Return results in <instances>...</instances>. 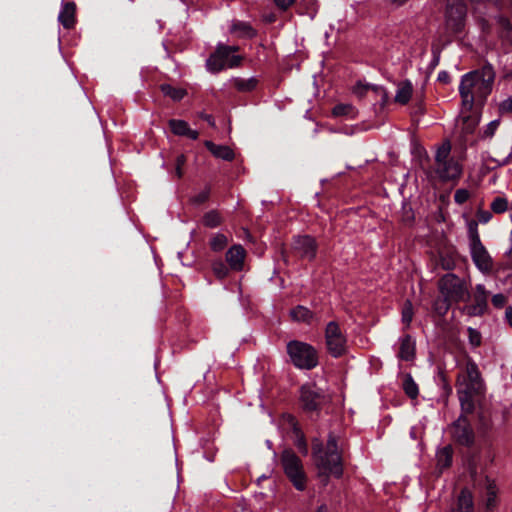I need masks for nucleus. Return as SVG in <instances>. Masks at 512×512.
<instances>
[{"label":"nucleus","instance_id":"nucleus-43","mask_svg":"<svg viewBox=\"0 0 512 512\" xmlns=\"http://www.w3.org/2000/svg\"><path fill=\"white\" fill-rule=\"evenodd\" d=\"M491 301L495 308L501 309L507 303V297L502 293H498L492 297Z\"/></svg>","mask_w":512,"mask_h":512},{"label":"nucleus","instance_id":"nucleus-24","mask_svg":"<svg viewBox=\"0 0 512 512\" xmlns=\"http://www.w3.org/2000/svg\"><path fill=\"white\" fill-rule=\"evenodd\" d=\"M231 32L237 34L239 37L252 38L256 35V31L246 22H235L231 26Z\"/></svg>","mask_w":512,"mask_h":512},{"label":"nucleus","instance_id":"nucleus-49","mask_svg":"<svg viewBox=\"0 0 512 512\" xmlns=\"http://www.w3.org/2000/svg\"><path fill=\"white\" fill-rule=\"evenodd\" d=\"M366 90H369L371 89L372 91H374L376 94H379L382 96V99L383 100H386L387 98V94H386V91L382 88V87H376V86H365L364 87Z\"/></svg>","mask_w":512,"mask_h":512},{"label":"nucleus","instance_id":"nucleus-28","mask_svg":"<svg viewBox=\"0 0 512 512\" xmlns=\"http://www.w3.org/2000/svg\"><path fill=\"white\" fill-rule=\"evenodd\" d=\"M403 389L407 396L411 399H415L418 396L419 390L418 386L411 377V375H406L403 381Z\"/></svg>","mask_w":512,"mask_h":512},{"label":"nucleus","instance_id":"nucleus-35","mask_svg":"<svg viewBox=\"0 0 512 512\" xmlns=\"http://www.w3.org/2000/svg\"><path fill=\"white\" fill-rule=\"evenodd\" d=\"M413 305L410 300H406L402 308V322L409 327L413 319Z\"/></svg>","mask_w":512,"mask_h":512},{"label":"nucleus","instance_id":"nucleus-48","mask_svg":"<svg viewBox=\"0 0 512 512\" xmlns=\"http://www.w3.org/2000/svg\"><path fill=\"white\" fill-rule=\"evenodd\" d=\"M477 218L481 223H487L492 218V214L489 211L486 210H480L477 213Z\"/></svg>","mask_w":512,"mask_h":512},{"label":"nucleus","instance_id":"nucleus-47","mask_svg":"<svg viewBox=\"0 0 512 512\" xmlns=\"http://www.w3.org/2000/svg\"><path fill=\"white\" fill-rule=\"evenodd\" d=\"M294 2L295 0H274L275 5L283 11L289 9Z\"/></svg>","mask_w":512,"mask_h":512},{"label":"nucleus","instance_id":"nucleus-30","mask_svg":"<svg viewBox=\"0 0 512 512\" xmlns=\"http://www.w3.org/2000/svg\"><path fill=\"white\" fill-rule=\"evenodd\" d=\"M228 244V238L222 233H216L210 240V247L213 251H222Z\"/></svg>","mask_w":512,"mask_h":512},{"label":"nucleus","instance_id":"nucleus-19","mask_svg":"<svg viewBox=\"0 0 512 512\" xmlns=\"http://www.w3.org/2000/svg\"><path fill=\"white\" fill-rule=\"evenodd\" d=\"M415 356V342L410 335H405L400 339L398 357L404 361H410Z\"/></svg>","mask_w":512,"mask_h":512},{"label":"nucleus","instance_id":"nucleus-25","mask_svg":"<svg viewBox=\"0 0 512 512\" xmlns=\"http://www.w3.org/2000/svg\"><path fill=\"white\" fill-rule=\"evenodd\" d=\"M223 222V217L217 210H210L203 215L202 223L207 228H216Z\"/></svg>","mask_w":512,"mask_h":512},{"label":"nucleus","instance_id":"nucleus-1","mask_svg":"<svg viewBox=\"0 0 512 512\" xmlns=\"http://www.w3.org/2000/svg\"><path fill=\"white\" fill-rule=\"evenodd\" d=\"M494 80L495 72L489 64L463 75L459 85L462 106L471 110L474 103L483 104L492 91Z\"/></svg>","mask_w":512,"mask_h":512},{"label":"nucleus","instance_id":"nucleus-15","mask_svg":"<svg viewBox=\"0 0 512 512\" xmlns=\"http://www.w3.org/2000/svg\"><path fill=\"white\" fill-rule=\"evenodd\" d=\"M465 13V7L462 3L448 5L445 12L446 25L453 32H460L464 26Z\"/></svg>","mask_w":512,"mask_h":512},{"label":"nucleus","instance_id":"nucleus-38","mask_svg":"<svg viewBox=\"0 0 512 512\" xmlns=\"http://www.w3.org/2000/svg\"><path fill=\"white\" fill-rule=\"evenodd\" d=\"M467 332H468V338H469V343L473 346V347H478L481 345V341H482V336H481V333L472 328V327H469L467 329Z\"/></svg>","mask_w":512,"mask_h":512},{"label":"nucleus","instance_id":"nucleus-54","mask_svg":"<svg viewBox=\"0 0 512 512\" xmlns=\"http://www.w3.org/2000/svg\"><path fill=\"white\" fill-rule=\"evenodd\" d=\"M392 5H395L397 7L403 6L406 4L409 0H389Z\"/></svg>","mask_w":512,"mask_h":512},{"label":"nucleus","instance_id":"nucleus-53","mask_svg":"<svg viewBox=\"0 0 512 512\" xmlns=\"http://www.w3.org/2000/svg\"><path fill=\"white\" fill-rule=\"evenodd\" d=\"M505 318L508 324L512 327V306L506 308Z\"/></svg>","mask_w":512,"mask_h":512},{"label":"nucleus","instance_id":"nucleus-41","mask_svg":"<svg viewBox=\"0 0 512 512\" xmlns=\"http://www.w3.org/2000/svg\"><path fill=\"white\" fill-rule=\"evenodd\" d=\"M470 197V193L466 189H458L455 191L454 200L458 204L465 203Z\"/></svg>","mask_w":512,"mask_h":512},{"label":"nucleus","instance_id":"nucleus-45","mask_svg":"<svg viewBox=\"0 0 512 512\" xmlns=\"http://www.w3.org/2000/svg\"><path fill=\"white\" fill-rule=\"evenodd\" d=\"M499 123V120H493L490 123H488L486 129L484 130V136L489 138L492 137L495 134V131L499 126Z\"/></svg>","mask_w":512,"mask_h":512},{"label":"nucleus","instance_id":"nucleus-36","mask_svg":"<svg viewBox=\"0 0 512 512\" xmlns=\"http://www.w3.org/2000/svg\"><path fill=\"white\" fill-rule=\"evenodd\" d=\"M490 208L494 213H504L508 209V200L504 197H496L492 201Z\"/></svg>","mask_w":512,"mask_h":512},{"label":"nucleus","instance_id":"nucleus-29","mask_svg":"<svg viewBox=\"0 0 512 512\" xmlns=\"http://www.w3.org/2000/svg\"><path fill=\"white\" fill-rule=\"evenodd\" d=\"M169 127L173 134L178 136H185L189 128V124L184 120L171 119L169 121Z\"/></svg>","mask_w":512,"mask_h":512},{"label":"nucleus","instance_id":"nucleus-52","mask_svg":"<svg viewBox=\"0 0 512 512\" xmlns=\"http://www.w3.org/2000/svg\"><path fill=\"white\" fill-rule=\"evenodd\" d=\"M186 137L192 139V140H196L198 139L199 137V133L198 131L196 130H192L190 127L188 128L187 130V133L185 134Z\"/></svg>","mask_w":512,"mask_h":512},{"label":"nucleus","instance_id":"nucleus-6","mask_svg":"<svg viewBox=\"0 0 512 512\" xmlns=\"http://www.w3.org/2000/svg\"><path fill=\"white\" fill-rule=\"evenodd\" d=\"M287 353L298 369L311 370L318 365L317 350L310 344L298 340L287 343Z\"/></svg>","mask_w":512,"mask_h":512},{"label":"nucleus","instance_id":"nucleus-32","mask_svg":"<svg viewBox=\"0 0 512 512\" xmlns=\"http://www.w3.org/2000/svg\"><path fill=\"white\" fill-rule=\"evenodd\" d=\"M332 114L335 117H339V116L354 117L355 109L351 104H342L341 103V104H337L336 106H334V108L332 109Z\"/></svg>","mask_w":512,"mask_h":512},{"label":"nucleus","instance_id":"nucleus-50","mask_svg":"<svg viewBox=\"0 0 512 512\" xmlns=\"http://www.w3.org/2000/svg\"><path fill=\"white\" fill-rule=\"evenodd\" d=\"M199 117L205 120L211 127H216V123L212 115L201 112L199 113Z\"/></svg>","mask_w":512,"mask_h":512},{"label":"nucleus","instance_id":"nucleus-2","mask_svg":"<svg viewBox=\"0 0 512 512\" xmlns=\"http://www.w3.org/2000/svg\"><path fill=\"white\" fill-rule=\"evenodd\" d=\"M458 368L456 388L461 410L465 413H472L474 410L473 398L484 388L483 379L478 365L470 356H466L464 361L458 364Z\"/></svg>","mask_w":512,"mask_h":512},{"label":"nucleus","instance_id":"nucleus-57","mask_svg":"<svg viewBox=\"0 0 512 512\" xmlns=\"http://www.w3.org/2000/svg\"><path fill=\"white\" fill-rule=\"evenodd\" d=\"M446 388H447L448 393H451L452 388L449 385H446Z\"/></svg>","mask_w":512,"mask_h":512},{"label":"nucleus","instance_id":"nucleus-10","mask_svg":"<svg viewBox=\"0 0 512 512\" xmlns=\"http://www.w3.org/2000/svg\"><path fill=\"white\" fill-rule=\"evenodd\" d=\"M325 345L328 353L334 358H339L347 352L346 335L342 332L339 324L335 321H330L326 325Z\"/></svg>","mask_w":512,"mask_h":512},{"label":"nucleus","instance_id":"nucleus-34","mask_svg":"<svg viewBox=\"0 0 512 512\" xmlns=\"http://www.w3.org/2000/svg\"><path fill=\"white\" fill-rule=\"evenodd\" d=\"M497 23H498L499 30H500V32H499L500 36L502 38H506V39L511 38L512 25H511L510 21L507 18L500 16L497 19Z\"/></svg>","mask_w":512,"mask_h":512},{"label":"nucleus","instance_id":"nucleus-33","mask_svg":"<svg viewBox=\"0 0 512 512\" xmlns=\"http://www.w3.org/2000/svg\"><path fill=\"white\" fill-rule=\"evenodd\" d=\"M451 302L453 301L446 296L437 298L433 304L434 311L441 316L445 315L450 308Z\"/></svg>","mask_w":512,"mask_h":512},{"label":"nucleus","instance_id":"nucleus-14","mask_svg":"<svg viewBox=\"0 0 512 512\" xmlns=\"http://www.w3.org/2000/svg\"><path fill=\"white\" fill-rule=\"evenodd\" d=\"M488 306V293L483 284H477L473 295L472 303L464 307V312L470 316H481Z\"/></svg>","mask_w":512,"mask_h":512},{"label":"nucleus","instance_id":"nucleus-7","mask_svg":"<svg viewBox=\"0 0 512 512\" xmlns=\"http://www.w3.org/2000/svg\"><path fill=\"white\" fill-rule=\"evenodd\" d=\"M281 466L287 478L297 490H304L306 487V475L301 459L291 449H286L280 456Z\"/></svg>","mask_w":512,"mask_h":512},{"label":"nucleus","instance_id":"nucleus-8","mask_svg":"<svg viewBox=\"0 0 512 512\" xmlns=\"http://www.w3.org/2000/svg\"><path fill=\"white\" fill-rule=\"evenodd\" d=\"M470 255L475 266L483 273H489L493 269V260L480 240L476 224L469 229Z\"/></svg>","mask_w":512,"mask_h":512},{"label":"nucleus","instance_id":"nucleus-11","mask_svg":"<svg viewBox=\"0 0 512 512\" xmlns=\"http://www.w3.org/2000/svg\"><path fill=\"white\" fill-rule=\"evenodd\" d=\"M300 405L304 412L312 414L321 409L326 397L315 384H306L300 388Z\"/></svg>","mask_w":512,"mask_h":512},{"label":"nucleus","instance_id":"nucleus-3","mask_svg":"<svg viewBox=\"0 0 512 512\" xmlns=\"http://www.w3.org/2000/svg\"><path fill=\"white\" fill-rule=\"evenodd\" d=\"M312 458L320 476L327 479L330 475L336 478L343 475L342 456L338 450L337 439L332 434L329 435L325 446L318 439L313 440Z\"/></svg>","mask_w":512,"mask_h":512},{"label":"nucleus","instance_id":"nucleus-13","mask_svg":"<svg viewBox=\"0 0 512 512\" xmlns=\"http://www.w3.org/2000/svg\"><path fill=\"white\" fill-rule=\"evenodd\" d=\"M292 248L300 258L312 261L316 257L318 245L315 238L304 235L294 238Z\"/></svg>","mask_w":512,"mask_h":512},{"label":"nucleus","instance_id":"nucleus-20","mask_svg":"<svg viewBox=\"0 0 512 512\" xmlns=\"http://www.w3.org/2000/svg\"><path fill=\"white\" fill-rule=\"evenodd\" d=\"M413 93V86L409 80L402 81L397 86V91L395 95V102L405 105L411 99Z\"/></svg>","mask_w":512,"mask_h":512},{"label":"nucleus","instance_id":"nucleus-42","mask_svg":"<svg viewBox=\"0 0 512 512\" xmlns=\"http://www.w3.org/2000/svg\"><path fill=\"white\" fill-rule=\"evenodd\" d=\"M499 112L501 114H512V96L508 97L507 99L503 100L499 104Z\"/></svg>","mask_w":512,"mask_h":512},{"label":"nucleus","instance_id":"nucleus-55","mask_svg":"<svg viewBox=\"0 0 512 512\" xmlns=\"http://www.w3.org/2000/svg\"><path fill=\"white\" fill-rule=\"evenodd\" d=\"M316 512H329V511H328V507L325 504H323L317 508Z\"/></svg>","mask_w":512,"mask_h":512},{"label":"nucleus","instance_id":"nucleus-44","mask_svg":"<svg viewBox=\"0 0 512 512\" xmlns=\"http://www.w3.org/2000/svg\"><path fill=\"white\" fill-rule=\"evenodd\" d=\"M185 163H186L185 156L183 154L178 155L176 158V168H175V173L178 178H181L183 176L182 167L185 165Z\"/></svg>","mask_w":512,"mask_h":512},{"label":"nucleus","instance_id":"nucleus-17","mask_svg":"<svg viewBox=\"0 0 512 512\" xmlns=\"http://www.w3.org/2000/svg\"><path fill=\"white\" fill-rule=\"evenodd\" d=\"M246 251L241 245H233L226 252V261L234 271H241L244 266Z\"/></svg>","mask_w":512,"mask_h":512},{"label":"nucleus","instance_id":"nucleus-46","mask_svg":"<svg viewBox=\"0 0 512 512\" xmlns=\"http://www.w3.org/2000/svg\"><path fill=\"white\" fill-rule=\"evenodd\" d=\"M296 446L303 455L308 454V447L303 434H300L296 440Z\"/></svg>","mask_w":512,"mask_h":512},{"label":"nucleus","instance_id":"nucleus-5","mask_svg":"<svg viewBox=\"0 0 512 512\" xmlns=\"http://www.w3.org/2000/svg\"><path fill=\"white\" fill-rule=\"evenodd\" d=\"M239 50L238 46H229L219 43L215 51L206 60V68L211 73H218L227 68L239 67L242 57L233 55Z\"/></svg>","mask_w":512,"mask_h":512},{"label":"nucleus","instance_id":"nucleus-40","mask_svg":"<svg viewBox=\"0 0 512 512\" xmlns=\"http://www.w3.org/2000/svg\"><path fill=\"white\" fill-rule=\"evenodd\" d=\"M440 265L445 270H452L455 267V260L452 254H441Z\"/></svg>","mask_w":512,"mask_h":512},{"label":"nucleus","instance_id":"nucleus-22","mask_svg":"<svg viewBox=\"0 0 512 512\" xmlns=\"http://www.w3.org/2000/svg\"><path fill=\"white\" fill-rule=\"evenodd\" d=\"M294 321L310 324L314 319V313L305 306L298 305L290 311Z\"/></svg>","mask_w":512,"mask_h":512},{"label":"nucleus","instance_id":"nucleus-27","mask_svg":"<svg viewBox=\"0 0 512 512\" xmlns=\"http://www.w3.org/2000/svg\"><path fill=\"white\" fill-rule=\"evenodd\" d=\"M161 91L165 96L170 97L174 101H180L187 93L185 89L173 87L169 84L161 85Z\"/></svg>","mask_w":512,"mask_h":512},{"label":"nucleus","instance_id":"nucleus-23","mask_svg":"<svg viewBox=\"0 0 512 512\" xmlns=\"http://www.w3.org/2000/svg\"><path fill=\"white\" fill-rule=\"evenodd\" d=\"M453 456V449L451 446H445L440 449L436 454L437 466L440 469H445L451 466Z\"/></svg>","mask_w":512,"mask_h":512},{"label":"nucleus","instance_id":"nucleus-37","mask_svg":"<svg viewBox=\"0 0 512 512\" xmlns=\"http://www.w3.org/2000/svg\"><path fill=\"white\" fill-rule=\"evenodd\" d=\"M212 270L215 276L219 279H223L228 275V267L222 260H216L212 263Z\"/></svg>","mask_w":512,"mask_h":512},{"label":"nucleus","instance_id":"nucleus-9","mask_svg":"<svg viewBox=\"0 0 512 512\" xmlns=\"http://www.w3.org/2000/svg\"><path fill=\"white\" fill-rule=\"evenodd\" d=\"M438 288L442 296H446L456 303L466 301L469 298V288L466 281L452 273L444 275L439 280Z\"/></svg>","mask_w":512,"mask_h":512},{"label":"nucleus","instance_id":"nucleus-16","mask_svg":"<svg viewBox=\"0 0 512 512\" xmlns=\"http://www.w3.org/2000/svg\"><path fill=\"white\" fill-rule=\"evenodd\" d=\"M77 6L73 1L63 2L58 15L59 23L67 30L73 29L76 25Z\"/></svg>","mask_w":512,"mask_h":512},{"label":"nucleus","instance_id":"nucleus-31","mask_svg":"<svg viewBox=\"0 0 512 512\" xmlns=\"http://www.w3.org/2000/svg\"><path fill=\"white\" fill-rule=\"evenodd\" d=\"M486 490H487V500L486 506L488 509H491L495 506V500L497 495V488L494 481L486 478Z\"/></svg>","mask_w":512,"mask_h":512},{"label":"nucleus","instance_id":"nucleus-39","mask_svg":"<svg viewBox=\"0 0 512 512\" xmlns=\"http://www.w3.org/2000/svg\"><path fill=\"white\" fill-rule=\"evenodd\" d=\"M210 196V188L205 187L202 191L191 198V203L195 205H200L206 202Z\"/></svg>","mask_w":512,"mask_h":512},{"label":"nucleus","instance_id":"nucleus-51","mask_svg":"<svg viewBox=\"0 0 512 512\" xmlns=\"http://www.w3.org/2000/svg\"><path fill=\"white\" fill-rule=\"evenodd\" d=\"M438 80L443 83H448L450 81V75L446 71H441L438 74Z\"/></svg>","mask_w":512,"mask_h":512},{"label":"nucleus","instance_id":"nucleus-21","mask_svg":"<svg viewBox=\"0 0 512 512\" xmlns=\"http://www.w3.org/2000/svg\"><path fill=\"white\" fill-rule=\"evenodd\" d=\"M452 512H474L473 497L469 490L463 489L460 492L457 506Z\"/></svg>","mask_w":512,"mask_h":512},{"label":"nucleus","instance_id":"nucleus-56","mask_svg":"<svg viewBox=\"0 0 512 512\" xmlns=\"http://www.w3.org/2000/svg\"><path fill=\"white\" fill-rule=\"evenodd\" d=\"M510 160H512V152L508 155L507 160L504 163H508Z\"/></svg>","mask_w":512,"mask_h":512},{"label":"nucleus","instance_id":"nucleus-4","mask_svg":"<svg viewBox=\"0 0 512 512\" xmlns=\"http://www.w3.org/2000/svg\"><path fill=\"white\" fill-rule=\"evenodd\" d=\"M451 143L446 140L437 148L432 173L442 182L458 180L462 175L461 164L450 156Z\"/></svg>","mask_w":512,"mask_h":512},{"label":"nucleus","instance_id":"nucleus-12","mask_svg":"<svg viewBox=\"0 0 512 512\" xmlns=\"http://www.w3.org/2000/svg\"><path fill=\"white\" fill-rule=\"evenodd\" d=\"M465 412L452 425V436L454 440L464 446H470L474 443V432L468 422Z\"/></svg>","mask_w":512,"mask_h":512},{"label":"nucleus","instance_id":"nucleus-26","mask_svg":"<svg viewBox=\"0 0 512 512\" xmlns=\"http://www.w3.org/2000/svg\"><path fill=\"white\" fill-rule=\"evenodd\" d=\"M234 87L240 92H250L254 90L258 84V80L254 77L249 79L235 78L233 80Z\"/></svg>","mask_w":512,"mask_h":512},{"label":"nucleus","instance_id":"nucleus-18","mask_svg":"<svg viewBox=\"0 0 512 512\" xmlns=\"http://www.w3.org/2000/svg\"><path fill=\"white\" fill-rule=\"evenodd\" d=\"M204 145L218 159L233 161L235 158L234 151L227 145H217L210 140H206Z\"/></svg>","mask_w":512,"mask_h":512}]
</instances>
